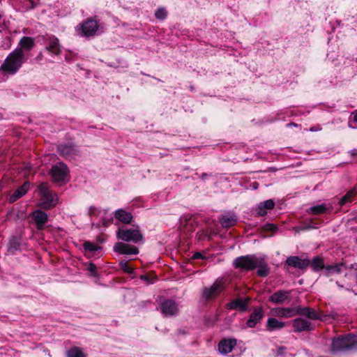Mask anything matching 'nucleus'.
<instances>
[{
    "label": "nucleus",
    "mask_w": 357,
    "mask_h": 357,
    "mask_svg": "<svg viewBox=\"0 0 357 357\" xmlns=\"http://www.w3.org/2000/svg\"><path fill=\"white\" fill-rule=\"evenodd\" d=\"M25 53L20 49H15L6 58L0 66V71L8 75H15L26 61Z\"/></svg>",
    "instance_id": "obj_1"
},
{
    "label": "nucleus",
    "mask_w": 357,
    "mask_h": 357,
    "mask_svg": "<svg viewBox=\"0 0 357 357\" xmlns=\"http://www.w3.org/2000/svg\"><path fill=\"white\" fill-rule=\"evenodd\" d=\"M351 350H357V336L347 335L334 338L331 346V351L333 354Z\"/></svg>",
    "instance_id": "obj_2"
},
{
    "label": "nucleus",
    "mask_w": 357,
    "mask_h": 357,
    "mask_svg": "<svg viewBox=\"0 0 357 357\" xmlns=\"http://www.w3.org/2000/svg\"><path fill=\"white\" fill-rule=\"evenodd\" d=\"M39 193L40 195V206L44 208H51L56 205L58 197L55 193L49 189L47 183H42L38 186Z\"/></svg>",
    "instance_id": "obj_3"
},
{
    "label": "nucleus",
    "mask_w": 357,
    "mask_h": 357,
    "mask_svg": "<svg viewBox=\"0 0 357 357\" xmlns=\"http://www.w3.org/2000/svg\"><path fill=\"white\" fill-rule=\"evenodd\" d=\"M225 282L222 278H218L210 287H205L202 291V298L205 301H213L225 289Z\"/></svg>",
    "instance_id": "obj_4"
},
{
    "label": "nucleus",
    "mask_w": 357,
    "mask_h": 357,
    "mask_svg": "<svg viewBox=\"0 0 357 357\" xmlns=\"http://www.w3.org/2000/svg\"><path fill=\"white\" fill-rule=\"evenodd\" d=\"M98 29V21L93 17H89L77 26V31L79 36L91 37L96 34Z\"/></svg>",
    "instance_id": "obj_5"
},
{
    "label": "nucleus",
    "mask_w": 357,
    "mask_h": 357,
    "mask_svg": "<svg viewBox=\"0 0 357 357\" xmlns=\"http://www.w3.org/2000/svg\"><path fill=\"white\" fill-rule=\"evenodd\" d=\"M259 257L255 255L241 256L234 260L233 265L236 268L243 271H252L256 268V264L257 263Z\"/></svg>",
    "instance_id": "obj_6"
},
{
    "label": "nucleus",
    "mask_w": 357,
    "mask_h": 357,
    "mask_svg": "<svg viewBox=\"0 0 357 357\" xmlns=\"http://www.w3.org/2000/svg\"><path fill=\"white\" fill-rule=\"evenodd\" d=\"M116 236L119 239L126 242H132L134 243L144 242L143 236L137 229H119L116 233Z\"/></svg>",
    "instance_id": "obj_7"
},
{
    "label": "nucleus",
    "mask_w": 357,
    "mask_h": 357,
    "mask_svg": "<svg viewBox=\"0 0 357 357\" xmlns=\"http://www.w3.org/2000/svg\"><path fill=\"white\" fill-rule=\"evenodd\" d=\"M50 174L54 182L64 181L68 174V168L63 162H59L52 167Z\"/></svg>",
    "instance_id": "obj_8"
},
{
    "label": "nucleus",
    "mask_w": 357,
    "mask_h": 357,
    "mask_svg": "<svg viewBox=\"0 0 357 357\" xmlns=\"http://www.w3.org/2000/svg\"><path fill=\"white\" fill-rule=\"evenodd\" d=\"M160 309L165 316H174L178 312L177 304L174 301L170 299L162 302L160 305Z\"/></svg>",
    "instance_id": "obj_9"
},
{
    "label": "nucleus",
    "mask_w": 357,
    "mask_h": 357,
    "mask_svg": "<svg viewBox=\"0 0 357 357\" xmlns=\"http://www.w3.org/2000/svg\"><path fill=\"white\" fill-rule=\"evenodd\" d=\"M310 261L307 259H301L298 256H291L287 258L285 261V265L299 268V269H305L310 265Z\"/></svg>",
    "instance_id": "obj_10"
},
{
    "label": "nucleus",
    "mask_w": 357,
    "mask_h": 357,
    "mask_svg": "<svg viewBox=\"0 0 357 357\" xmlns=\"http://www.w3.org/2000/svg\"><path fill=\"white\" fill-rule=\"evenodd\" d=\"M114 250L121 255H137L139 253L137 247L122 242L116 243L114 246Z\"/></svg>",
    "instance_id": "obj_11"
},
{
    "label": "nucleus",
    "mask_w": 357,
    "mask_h": 357,
    "mask_svg": "<svg viewBox=\"0 0 357 357\" xmlns=\"http://www.w3.org/2000/svg\"><path fill=\"white\" fill-rule=\"evenodd\" d=\"M264 317V311L262 307H255L250 318L247 321V326L249 328H254L259 323Z\"/></svg>",
    "instance_id": "obj_12"
},
{
    "label": "nucleus",
    "mask_w": 357,
    "mask_h": 357,
    "mask_svg": "<svg viewBox=\"0 0 357 357\" xmlns=\"http://www.w3.org/2000/svg\"><path fill=\"white\" fill-rule=\"evenodd\" d=\"M275 206V202L272 199H268L260 202L255 208L257 216H264Z\"/></svg>",
    "instance_id": "obj_13"
},
{
    "label": "nucleus",
    "mask_w": 357,
    "mask_h": 357,
    "mask_svg": "<svg viewBox=\"0 0 357 357\" xmlns=\"http://www.w3.org/2000/svg\"><path fill=\"white\" fill-rule=\"evenodd\" d=\"M292 325L295 332L301 333L303 331H312L314 327L312 323L302 318L294 319Z\"/></svg>",
    "instance_id": "obj_14"
},
{
    "label": "nucleus",
    "mask_w": 357,
    "mask_h": 357,
    "mask_svg": "<svg viewBox=\"0 0 357 357\" xmlns=\"http://www.w3.org/2000/svg\"><path fill=\"white\" fill-rule=\"evenodd\" d=\"M272 312L277 317L288 319L296 315V307H275Z\"/></svg>",
    "instance_id": "obj_15"
},
{
    "label": "nucleus",
    "mask_w": 357,
    "mask_h": 357,
    "mask_svg": "<svg viewBox=\"0 0 357 357\" xmlns=\"http://www.w3.org/2000/svg\"><path fill=\"white\" fill-rule=\"evenodd\" d=\"M36 227L38 229H43L44 228L45 225L48 221V215L46 213L37 210L33 213L32 215Z\"/></svg>",
    "instance_id": "obj_16"
},
{
    "label": "nucleus",
    "mask_w": 357,
    "mask_h": 357,
    "mask_svg": "<svg viewBox=\"0 0 357 357\" xmlns=\"http://www.w3.org/2000/svg\"><path fill=\"white\" fill-rule=\"evenodd\" d=\"M296 315L304 316L312 320L320 319L319 313L315 310L310 307H296Z\"/></svg>",
    "instance_id": "obj_17"
},
{
    "label": "nucleus",
    "mask_w": 357,
    "mask_h": 357,
    "mask_svg": "<svg viewBox=\"0 0 357 357\" xmlns=\"http://www.w3.org/2000/svg\"><path fill=\"white\" fill-rule=\"evenodd\" d=\"M236 345L235 339H224L218 344V350L221 354H227L230 353Z\"/></svg>",
    "instance_id": "obj_18"
},
{
    "label": "nucleus",
    "mask_w": 357,
    "mask_h": 357,
    "mask_svg": "<svg viewBox=\"0 0 357 357\" xmlns=\"http://www.w3.org/2000/svg\"><path fill=\"white\" fill-rule=\"evenodd\" d=\"M249 301L250 298H237L228 303L227 307L229 310H239L240 311L245 312L247 310Z\"/></svg>",
    "instance_id": "obj_19"
},
{
    "label": "nucleus",
    "mask_w": 357,
    "mask_h": 357,
    "mask_svg": "<svg viewBox=\"0 0 357 357\" xmlns=\"http://www.w3.org/2000/svg\"><path fill=\"white\" fill-rule=\"evenodd\" d=\"M30 183L26 181L22 185L19 187L9 197V202L13 203L23 197L29 189Z\"/></svg>",
    "instance_id": "obj_20"
},
{
    "label": "nucleus",
    "mask_w": 357,
    "mask_h": 357,
    "mask_svg": "<svg viewBox=\"0 0 357 357\" xmlns=\"http://www.w3.org/2000/svg\"><path fill=\"white\" fill-rule=\"evenodd\" d=\"M35 46V40L32 37L24 36L18 43L16 49H20L22 52L31 50Z\"/></svg>",
    "instance_id": "obj_21"
},
{
    "label": "nucleus",
    "mask_w": 357,
    "mask_h": 357,
    "mask_svg": "<svg viewBox=\"0 0 357 357\" xmlns=\"http://www.w3.org/2000/svg\"><path fill=\"white\" fill-rule=\"evenodd\" d=\"M57 151L60 155L65 158H69L77 152L75 146L72 144H63L57 146Z\"/></svg>",
    "instance_id": "obj_22"
},
{
    "label": "nucleus",
    "mask_w": 357,
    "mask_h": 357,
    "mask_svg": "<svg viewBox=\"0 0 357 357\" xmlns=\"http://www.w3.org/2000/svg\"><path fill=\"white\" fill-rule=\"evenodd\" d=\"M114 217L115 218L124 223V224H129L132 220V215L124 209H118L114 213Z\"/></svg>",
    "instance_id": "obj_23"
},
{
    "label": "nucleus",
    "mask_w": 357,
    "mask_h": 357,
    "mask_svg": "<svg viewBox=\"0 0 357 357\" xmlns=\"http://www.w3.org/2000/svg\"><path fill=\"white\" fill-rule=\"evenodd\" d=\"M289 296V291L280 290L273 294L270 296L269 301L275 304H280L282 303L285 300H287Z\"/></svg>",
    "instance_id": "obj_24"
},
{
    "label": "nucleus",
    "mask_w": 357,
    "mask_h": 357,
    "mask_svg": "<svg viewBox=\"0 0 357 357\" xmlns=\"http://www.w3.org/2000/svg\"><path fill=\"white\" fill-rule=\"evenodd\" d=\"M256 268H258L257 273L260 277H266L269 274V268L264 257H259Z\"/></svg>",
    "instance_id": "obj_25"
},
{
    "label": "nucleus",
    "mask_w": 357,
    "mask_h": 357,
    "mask_svg": "<svg viewBox=\"0 0 357 357\" xmlns=\"http://www.w3.org/2000/svg\"><path fill=\"white\" fill-rule=\"evenodd\" d=\"M287 325V323L280 321L275 318H268L266 322V328L269 331H273L275 330H280L284 328Z\"/></svg>",
    "instance_id": "obj_26"
},
{
    "label": "nucleus",
    "mask_w": 357,
    "mask_h": 357,
    "mask_svg": "<svg viewBox=\"0 0 357 357\" xmlns=\"http://www.w3.org/2000/svg\"><path fill=\"white\" fill-rule=\"evenodd\" d=\"M325 269L326 276L330 277L333 274H339L342 273L343 271L346 270V266L343 263H339L327 266Z\"/></svg>",
    "instance_id": "obj_27"
},
{
    "label": "nucleus",
    "mask_w": 357,
    "mask_h": 357,
    "mask_svg": "<svg viewBox=\"0 0 357 357\" xmlns=\"http://www.w3.org/2000/svg\"><path fill=\"white\" fill-rule=\"evenodd\" d=\"M333 208L331 204H321L314 206L307 209V213L313 215H320L331 211Z\"/></svg>",
    "instance_id": "obj_28"
},
{
    "label": "nucleus",
    "mask_w": 357,
    "mask_h": 357,
    "mask_svg": "<svg viewBox=\"0 0 357 357\" xmlns=\"http://www.w3.org/2000/svg\"><path fill=\"white\" fill-rule=\"evenodd\" d=\"M48 45L46 47L47 50L52 54H59L60 53V45L59 39L54 36L48 38Z\"/></svg>",
    "instance_id": "obj_29"
},
{
    "label": "nucleus",
    "mask_w": 357,
    "mask_h": 357,
    "mask_svg": "<svg viewBox=\"0 0 357 357\" xmlns=\"http://www.w3.org/2000/svg\"><path fill=\"white\" fill-rule=\"evenodd\" d=\"M221 225L225 228H229L235 225L237 222V218L234 215H225L219 218Z\"/></svg>",
    "instance_id": "obj_30"
},
{
    "label": "nucleus",
    "mask_w": 357,
    "mask_h": 357,
    "mask_svg": "<svg viewBox=\"0 0 357 357\" xmlns=\"http://www.w3.org/2000/svg\"><path fill=\"white\" fill-rule=\"evenodd\" d=\"M357 186L354 187L351 190H350L347 193L344 195L340 200L339 204L340 206L345 205L348 203L351 202L352 198L355 196L356 193Z\"/></svg>",
    "instance_id": "obj_31"
},
{
    "label": "nucleus",
    "mask_w": 357,
    "mask_h": 357,
    "mask_svg": "<svg viewBox=\"0 0 357 357\" xmlns=\"http://www.w3.org/2000/svg\"><path fill=\"white\" fill-rule=\"evenodd\" d=\"M310 265L314 271H319L324 268V259L320 257H315L312 259Z\"/></svg>",
    "instance_id": "obj_32"
},
{
    "label": "nucleus",
    "mask_w": 357,
    "mask_h": 357,
    "mask_svg": "<svg viewBox=\"0 0 357 357\" xmlns=\"http://www.w3.org/2000/svg\"><path fill=\"white\" fill-rule=\"evenodd\" d=\"M83 247L84 250L89 253V255H91L95 253L96 251L100 250L101 248L93 243L86 241L83 244Z\"/></svg>",
    "instance_id": "obj_33"
},
{
    "label": "nucleus",
    "mask_w": 357,
    "mask_h": 357,
    "mask_svg": "<svg viewBox=\"0 0 357 357\" xmlns=\"http://www.w3.org/2000/svg\"><path fill=\"white\" fill-rule=\"evenodd\" d=\"M68 357H86L82 349L74 347L70 349L67 352Z\"/></svg>",
    "instance_id": "obj_34"
},
{
    "label": "nucleus",
    "mask_w": 357,
    "mask_h": 357,
    "mask_svg": "<svg viewBox=\"0 0 357 357\" xmlns=\"http://www.w3.org/2000/svg\"><path fill=\"white\" fill-rule=\"evenodd\" d=\"M167 12L164 8H158L155 13V16L156 19L160 20H164L167 17Z\"/></svg>",
    "instance_id": "obj_35"
},
{
    "label": "nucleus",
    "mask_w": 357,
    "mask_h": 357,
    "mask_svg": "<svg viewBox=\"0 0 357 357\" xmlns=\"http://www.w3.org/2000/svg\"><path fill=\"white\" fill-rule=\"evenodd\" d=\"M121 268L127 273H132L133 272V270L132 268H130L128 265L127 261H121L119 263Z\"/></svg>",
    "instance_id": "obj_36"
},
{
    "label": "nucleus",
    "mask_w": 357,
    "mask_h": 357,
    "mask_svg": "<svg viewBox=\"0 0 357 357\" xmlns=\"http://www.w3.org/2000/svg\"><path fill=\"white\" fill-rule=\"evenodd\" d=\"M88 271H90L92 275H96V266L93 263H90L87 268Z\"/></svg>",
    "instance_id": "obj_37"
},
{
    "label": "nucleus",
    "mask_w": 357,
    "mask_h": 357,
    "mask_svg": "<svg viewBox=\"0 0 357 357\" xmlns=\"http://www.w3.org/2000/svg\"><path fill=\"white\" fill-rule=\"evenodd\" d=\"M140 279L145 281L147 284H153L154 282L153 278H150L146 275H142L140 276Z\"/></svg>",
    "instance_id": "obj_38"
},
{
    "label": "nucleus",
    "mask_w": 357,
    "mask_h": 357,
    "mask_svg": "<svg viewBox=\"0 0 357 357\" xmlns=\"http://www.w3.org/2000/svg\"><path fill=\"white\" fill-rule=\"evenodd\" d=\"M266 229L271 231H275L278 229V227L273 224H267L266 225Z\"/></svg>",
    "instance_id": "obj_39"
},
{
    "label": "nucleus",
    "mask_w": 357,
    "mask_h": 357,
    "mask_svg": "<svg viewBox=\"0 0 357 357\" xmlns=\"http://www.w3.org/2000/svg\"><path fill=\"white\" fill-rule=\"evenodd\" d=\"M286 351V348L284 347H279L277 349V355L278 356H283L284 355Z\"/></svg>",
    "instance_id": "obj_40"
},
{
    "label": "nucleus",
    "mask_w": 357,
    "mask_h": 357,
    "mask_svg": "<svg viewBox=\"0 0 357 357\" xmlns=\"http://www.w3.org/2000/svg\"><path fill=\"white\" fill-rule=\"evenodd\" d=\"M351 117L352 118V122H354V123H357V109L354 110L351 114ZM354 128H357L356 127H353Z\"/></svg>",
    "instance_id": "obj_41"
},
{
    "label": "nucleus",
    "mask_w": 357,
    "mask_h": 357,
    "mask_svg": "<svg viewBox=\"0 0 357 357\" xmlns=\"http://www.w3.org/2000/svg\"><path fill=\"white\" fill-rule=\"evenodd\" d=\"M318 228V226L313 224L311 221L309 225H306L305 227L303 228V229H317Z\"/></svg>",
    "instance_id": "obj_42"
},
{
    "label": "nucleus",
    "mask_w": 357,
    "mask_h": 357,
    "mask_svg": "<svg viewBox=\"0 0 357 357\" xmlns=\"http://www.w3.org/2000/svg\"><path fill=\"white\" fill-rule=\"evenodd\" d=\"M321 129H322V128L321 127V126L317 125L316 126L311 127L309 130L310 132H317V131L321 130Z\"/></svg>",
    "instance_id": "obj_43"
},
{
    "label": "nucleus",
    "mask_w": 357,
    "mask_h": 357,
    "mask_svg": "<svg viewBox=\"0 0 357 357\" xmlns=\"http://www.w3.org/2000/svg\"><path fill=\"white\" fill-rule=\"evenodd\" d=\"M204 257L203 256V255L200 252H195L193 256H192V259H204Z\"/></svg>",
    "instance_id": "obj_44"
},
{
    "label": "nucleus",
    "mask_w": 357,
    "mask_h": 357,
    "mask_svg": "<svg viewBox=\"0 0 357 357\" xmlns=\"http://www.w3.org/2000/svg\"><path fill=\"white\" fill-rule=\"evenodd\" d=\"M31 3V8H35L38 3L40 0H29Z\"/></svg>",
    "instance_id": "obj_45"
},
{
    "label": "nucleus",
    "mask_w": 357,
    "mask_h": 357,
    "mask_svg": "<svg viewBox=\"0 0 357 357\" xmlns=\"http://www.w3.org/2000/svg\"><path fill=\"white\" fill-rule=\"evenodd\" d=\"M351 155H357V149H354L350 151Z\"/></svg>",
    "instance_id": "obj_46"
},
{
    "label": "nucleus",
    "mask_w": 357,
    "mask_h": 357,
    "mask_svg": "<svg viewBox=\"0 0 357 357\" xmlns=\"http://www.w3.org/2000/svg\"><path fill=\"white\" fill-rule=\"evenodd\" d=\"M336 284H337V287L340 289L344 287V286L342 284H341L339 282H336Z\"/></svg>",
    "instance_id": "obj_47"
},
{
    "label": "nucleus",
    "mask_w": 357,
    "mask_h": 357,
    "mask_svg": "<svg viewBox=\"0 0 357 357\" xmlns=\"http://www.w3.org/2000/svg\"><path fill=\"white\" fill-rule=\"evenodd\" d=\"M287 126H294V127H296V126H297V124H296V123H289Z\"/></svg>",
    "instance_id": "obj_48"
},
{
    "label": "nucleus",
    "mask_w": 357,
    "mask_h": 357,
    "mask_svg": "<svg viewBox=\"0 0 357 357\" xmlns=\"http://www.w3.org/2000/svg\"><path fill=\"white\" fill-rule=\"evenodd\" d=\"M95 209V208L93 207H90L89 208V213L91 214L93 212V210Z\"/></svg>",
    "instance_id": "obj_49"
},
{
    "label": "nucleus",
    "mask_w": 357,
    "mask_h": 357,
    "mask_svg": "<svg viewBox=\"0 0 357 357\" xmlns=\"http://www.w3.org/2000/svg\"><path fill=\"white\" fill-rule=\"evenodd\" d=\"M257 185H258V184H257V183H253V188H254L255 189H257Z\"/></svg>",
    "instance_id": "obj_50"
}]
</instances>
